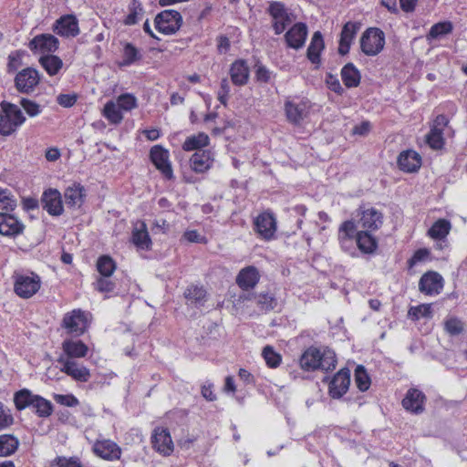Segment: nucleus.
<instances>
[{
	"instance_id": "0e129e2a",
	"label": "nucleus",
	"mask_w": 467,
	"mask_h": 467,
	"mask_svg": "<svg viewBox=\"0 0 467 467\" xmlns=\"http://www.w3.org/2000/svg\"><path fill=\"white\" fill-rule=\"evenodd\" d=\"M229 92H230L229 82H228L227 78H223L221 81L220 89L218 91V99L224 106L227 105Z\"/></svg>"
},
{
	"instance_id": "f03ea898",
	"label": "nucleus",
	"mask_w": 467,
	"mask_h": 467,
	"mask_svg": "<svg viewBox=\"0 0 467 467\" xmlns=\"http://www.w3.org/2000/svg\"><path fill=\"white\" fill-rule=\"evenodd\" d=\"M26 121L19 107L16 104L3 101L0 111V134L9 136Z\"/></svg>"
},
{
	"instance_id": "de8ad7c7",
	"label": "nucleus",
	"mask_w": 467,
	"mask_h": 467,
	"mask_svg": "<svg viewBox=\"0 0 467 467\" xmlns=\"http://www.w3.org/2000/svg\"><path fill=\"white\" fill-rule=\"evenodd\" d=\"M408 317L412 320H419L421 317H431V306L422 304L418 306H411L408 311Z\"/></svg>"
},
{
	"instance_id": "79ce46f5",
	"label": "nucleus",
	"mask_w": 467,
	"mask_h": 467,
	"mask_svg": "<svg viewBox=\"0 0 467 467\" xmlns=\"http://www.w3.org/2000/svg\"><path fill=\"white\" fill-rule=\"evenodd\" d=\"M452 24L450 21L439 22L433 25L427 35L428 40L437 39L452 31Z\"/></svg>"
},
{
	"instance_id": "a18cd8bd",
	"label": "nucleus",
	"mask_w": 467,
	"mask_h": 467,
	"mask_svg": "<svg viewBox=\"0 0 467 467\" xmlns=\"http://www.w3.org/2000/svg\"><path fill=\"white\" fill-rule=\"evenodd\" d=\"M355 382L360 391H366L370 387V378L362 365H358L355 369Z\"/></svg>"
},
{
	"instance_id": "f257e3e1",
	"label": "nucleus",
	"mask_w": 467,
	"mask_h": 467,
	"mask_svg": "<svg viewBox=\"0 0 467 467\" xmlns=\"http://www.w3.org/2000/svg\"><path fill=\"white\" fill-rule=\"evenodd\" d=\"M336 365V353L329 348H325L321 351L317 348L310 347L305 350L300 358V366L306 371L317 369L328 371L334 369Z\"/></svg>"
},
{
	"instance_id": "aec40b11",
	"label": "nucleus",
	"mask_w": 467,
	"mask_h": 467,
	"mask_svg": "<svg viewBox=\"0 0 467 467\" xmlns=\"http://www.w3.org/2000/svg\"><path fill=\"white\" fill-rule=\"evenodd\" d=\"M360 28V24L357 22H347L340 34L338 53L342 56L347 55L349 52L350 46L354 40L358 31Z\"/></svg>"
},
{
	"instance_id": "f8f14e48",
	"label": "nucleus",
	"mask_w": 467,
	"mask_h": 467,
	"mask_svg": "<svg viewBox=\"0 0 467 467\" xmlns=\"http://www.w3.org/2000/svg\"><path fill=\"white\" fill-rule=\"evenodd\" d=\"M63 326L69 334L81 335L87 327V320L84 312L80 309H75L65 315Z\"/></svg>"
},
{
	"instance_id": "6e6552de",
	"label": "nucleus",
	"mask_w": 467,
	"mask_h": 467,
	"mask_svg": "<svg viewBox=\"0 0 467 467\" xmlns=\"http://www.w3.org/2000/svg\"><path fill=\"white\" fill-rule=\"evenodd\" d=\"M151 442L153 448L163 456H169L173 451L174 444L168 429L160 427L154 429Z\"/></svg>"
},
{
	"instance_id": "bb28decb",
	"label": "nucleus",
	"mask_w": 467,
	"mask_h": 467,
	"mask_svg": "<svg viewBox=\"0 0 467 467\" xmlns=\"http://www.w3.org/2000/svg\"><path fill=\"white\" fill-rule=\"evenodd\" d=\"M132 243L141 250H150L151 247V240L150 238L146 223L140 222L132 231Z\"/></svg>"
},
{
	"instance_id": "7ed1b4c3",
	"label": "nucleus",
	"mask_w": 467,
	"mask_h": 467,
	"mask_svg": "<svg viewBox=\"0 0 467 467\" xmlns=\"http://www.w3.org/2000/svg\"><path fill=\"white\" fill-rule=\"evenodd\" d=\"M385 34L377 27L368 28L360 37V48L369 57L378 55L384 47Z\"/></svg>"
},
{
	"instance_id": "c9c22d12",
	"label": "nucleus",
	"mask_w": 467,
	"mask_h": 467,
	"mask_svg": "<svg viewBox=\"0 0 467 467\" xmlns=\"http://www.w3.org/2000/svg\"><path fill=\"white\" fill-rule=\"evenodd\" d=\"M19 445V441L14 435H0V456L6 457L16 452Z\"/></svg>"
},
{
	"instance_id": "c03bdc74",
	"label": "nucleus",
	"mask_w": 467,
	"mask_h": 467,
	"mask_svg": "<svg viewBox=\"0 0 467 467\" xmlns=\"http://www.w3.org/2000/svg\"><path fill=\"white\" fill-rule=\"evenodd\" d=\"M97 269L104 277H109L116 269L115 262L108 255H102L97 262Z\"/></svg>"
},
{
	"instance_id": "e2e57ef3",
	"label": "nucleus",
	"mask_w": 467,
	"mask_h": 467,
	"mask_svg": "<svg viewBox=\"0 0 467 467\" xmlns=\"http://www.w3.org/2000/svg\"><path fill=\"white\" fill-rule=\"evenodd\" d=\"M430 255V251L426 248L417 250L412 257L408 261L409 266L413 267L420 262L424 261Z\"/></svg>"
},
{
	"instance_id": "473e14b6",
	"label": "nucleus",
	"mask_w": 467,
	"mask_h": 467,
	"mask_svg": "<svg viewBox=\"0 0 467 467\" xmlns=\"http://www.w3.org/2000/svg\"><path fill=\"white\" fill-rule=\"evenodd\" d=\"M305 105L296 104L292 101H286L285 104V111L287 119L293 124H299L306 116Z\"/></svg>"
},
{
	"instance_id": "69168bd1",
	"label": "nucleus",
	"mask_w": 467,
	"mask_h": 467,
	"mask_svg": "<svg viewBox=\"0 0 467 467\" xmlns=\"http://www.w3.org/2000/svg\"><path fill=\"white\" fill-rule=\"evenodd\" d=\"M183 238L190 243L206 244L207 240L202 236L197 231L190 230L183 234Z\"/></svg>"
},
{
	"instance_id": "a211bd4d",
	"label": "nucleus",
	"mask_w": 467,
	"mask_h": 467,
	"mask_svg": "<svg viewBox=\"0 0 467 467\" xmlns=\"http://www.w3.org/2000/svg\"><path fill=\"white\" fill-rule=\"evenodd\" d=\"M53 30L57 35L66 37L76 36L79 33L78 20L72 15H67L57 19Z\"/></svg>"
},
{
	"instance_id": "e433bc0d",
	"label": "nucleus",
	"mask_w": 467,
	"mask_h": 467,
	"mask_svg": "<svg viewBox=\"0 0 467 467\" xmlns=\"http://www.w3.org/2000/svg\"><path fill=\"white\" fill-rule=\"evenodd\" d=\"M209 137L203 132H200L197 135L188 137L183 142L182 149L186 151L196 150H199L201 148L205 147L209 144Z\"/></svg>"
},
{
	"instance_id": "37998d69",
	"label": "nucleus",
	"mask_w": 467,
	"mask_h": 467,
	"mask_svg": "<svg viewBox=\"0 0 467 467\" xmlns=\"http://www.w3.org/2000/svg\"><path fill=\"white\" fill-rule=\"evenodd\" d=\"M258 307L263 311H271L277 306V299L269 293H260L255 296Z\"/></svg>"
},
{
	"instance_id": "0eeeda50",
	"label": "nucleus",
	"mask_w": 467,
	"mask_h": 467,
	"mask_svg": "<svg viewBox=\"0 0 467 467\" xmlns=\"http://www.w3.org/2000/svg\"><path fill=\"white\" fill-rule=\"evenodd\" d=\"M58 39L51 34L36 36L28 44V47L34 53L52 55L58 48Z\"/></svg>"
},
{
	"instance_id": "ddd939ff",
	"label": "nucleus",
	"mask_w": 467,
	"mask_h": 467,
	"mask_svg": "<svg viewBox=\"0 0 467 467\" xmlns=\"http://www.w3.org/2000/svg\"><path fill=\"white\" fill-rule=\"evenodd\" d=\"M38 71L32 67H27L20 71L16 78V87L20 92L28 93L39 83Z\"/></svg>"
},
{
	"instance_id": "a878e982",
	"label": "nucleus",
	"mask_w": 467,
	"mask_h": 467,
	"mask_svg": "<svg viewBox=\"0 0 467 467\" xmlns=\"http://www.w3.org/2000/svg\"><path fill=\"white\" fill-rule=\"evenodd\" d=\"M425 396L424 394L416 389H410L405 398L402 400V406L405 410L411 411L413 413H420L423 411V403H424Z\"/></svg>"
},
{
	"instance_id": "1a4fd4ad",
	"label": "nucleus",
	"mask_w": 467,
	"mask_h": 467,
	"mask_svg": "<svg viewBox=\"0 0 467 467\" xmlns=\"http://www.w3.org/2000/svg\"><path fill=\"white\" fill-rule=\"evenodd\" d=\"M43 208L52 216H59L63 213V202L59 191L57 189L46 190L41 198Z\"/></svg>"
},
{
	"instance_id": "7c9ffc66",
	"label": "nucleus",
	"mask_w": 467,
	"mask_h": 467,
	"mask_svg": "<svg viewBox=\"0 0 467 467\" xmlns=\"http://www.w3.org/2000/svg\"><path fill=\"white\" fill-rule=\"evenodd\" d=\"M62 348L68 359L84 358L88 351V346L81 340H65Z\"/></svg>"
},
{
	"instance_id": "cd10ccee",
	"label": "nucleus",
	"mask_w": 467,
	"mask_h": 467,
	"mask_svg": "<svg viewBox=\"0 0 467 467\" xmlns=\"http://www.w3.org/2000/svg\"><path fill=\"white\" fill-rule=\"evenodd\" d=\"M371 232L362 230L357 233V245L364 254H373L378 248V240L371 234Z\"/></svg>"
},
{
	"instance_id": "2eb2a0df",
	"label": "nucleus",
	"mask_w": 467,
	"mask_h": 467,
	"mask_svg": "<svg viewBox=\"0 0 467 467\" xmlns=\"http://www.w3.org/2000/svg\"><path fill=\"white\" fill-rule=\"evenodd\" d=\"M57 362L62 364L61 371L74 379L80 382H87L89 379L90 373L86 367L79 366L72 359L65 358L64 357H59Z\"/></svg>"
},
{
	"instance_id": "dca6fc26",
	"label": "nucleus",
	"mask_w": 467,
	"mask_h": 467,
	"mask_svg": "<svg viewBox=\"0 0 467 467\" xmlns=\"http://www.w3.org/2000/svg\"><path fill=\"white\" fill-rule=\"evenodd\" d=\"M443 287V279L436 272H427L420 279L419 288L426 295H437Z\"/></svg>"
},
{
	"instance_id": "13d9d810",
	"label": "nucleus",
	"mask_w": 467,
	"mask_h": 467,
	"mask_svg": "<svg viewBox=\"0 0 467 467\" xmlns=\"http://www.w3.org/2000/svg\"><path fill=\"white\" fill-rule=\"evenodd\" d=\"M140 58L137 48L131 44H127L124 47V64L130 65Z\"/></svg>"
},
{
	"instance_id": "6e6d98bb",
	"label": "nucleus",
	"mask_w": 467,
	"mask_h": 467,
	"mask_svg": "<svg viewBox=\"0 0 467 467\" xmlns=\"http://www.w3.org/2000/svg\"><path fill=\"white\" fill-rule=\"evenodd\" d=\"M14 422V418L9 409L0 402V431L8 428Z\"/></svg>"
},
{
	"instance_id": "5fc2aeb1",
	"label": "nucleus",
	"mask_w": 467,
	"mask_h": 467,
	"mask_svg": "<svg viewBox=\"0 0 467 467\" xmlns=\"http://www.w3.org/2000/svg\"><path fill=\"white\" fill-rule=\"evenodd\" d=\"M20 105L29 117H36L41 112L40 105L28 99H22Z\"/></svg>"
},
{
	"instance_id": "3c124183",
	"label": "nucleus",
	"mask_w": 467,
	"mask_h": 467,
	"mask_svg": "<svg viewBox=\"0 0 467 467\" xmlns=\"http://www.w3.org/2000/svg\"><path fill=\"white\" fill-rule=\"evenodd\" d=\"M116 103H118L120 109L124 111H130L137 107L136 98L129 93L119 96Z\"/></svg>"
},
{
	"instance_id": "58836bf2",
	"label": "nucleus",
	"mask_w": 467,
	"mask_h": 467,
	"mask_svg": "<svg viewBox=\"0 0 467 467\" xmlns=\"http://www.w3.org/2000/svg\"><path fill=\"white\" fill-rule=\"evenodd\" d=\"M34 395L29 389H23L16 391L14 395V403L17 410H23L28 406H32Z\"/></svg>"
},
{
	"instance_id": "4c0bfd02",
	"label": "nucleus",
	"mask_w": 467,
	"mask_h": 467,
	"mask_svg": "<svg viewBox=\"0 0 467 467\" xmlns=\"http://www.w3.org/2000/svg\"><path fill=\"white\" fill-rule=\"evenodd\" d=\"M185 298L195 306H203L206 301V290L202 286L191 285L184 292Z\"/></svg>"
},
{
	"instance_id": "c85d7f7f",
	"label": "nucleus",
	"mask_w": 467,
	"mask_h": 467,
	"mask_svg": "<svg viewBox=\"0 0 467 467\" xmlns=\"http://www.w3.org/2000/svg\"><path fill=\"white\" fill-rule=\"evenodd\" d=\"M325 48V43L323 39V36L319 31H317L313 34L311 42L307 47L306 57L313 63L319 65L320 64V54L322 50Z\"/></svg>"
},
{
	"instance_id": "603ef678",
	"label": "nucleus",
	"mask_w": 467,
	"mask_h": 467,
	"mask_svg": "<svg viewBox=\"0 0 467 467\" xmlns=\"http://www.w3.org/2000/svg\"><path fill=\"white\" fill-rule=\"evenodd\" d=\"M16 202L8 190L0 189V208L6 211H13Z\"/></svg>"
},
{
	"instance_id": "72a5a7b5",
	"label": "nucleus",
	"mask_w": 467,
	"mask_h": 467,
	"mask_svg": "<svg viewBox=\"0 0 467 467\" xmlns=\"http://www.w3.org/2000/svg\"><path fill=\"white\" fill-rule=\"evenodd\" d=\"M39 63L49 76L57 75L63 67V61L55 55H44Z\"/></svg>"
},
{
	"instance_id": "412c9836",
	"label": "nucleus",
	"mask_w": 467,
	"mask_h": 467,
	"mask_svg": "<svg viewBox=\"0 0 467 467\" xmlns=\"http://www.w3.org/2000/svg\"><path fill=\"white\" fill-rule=\"evenodd\" d=\"M260 275L256 267L250 265L243 268L236 276V284L243 290L253 289L259 282Z\"/></svg>"
},
{
	"instance_id": "5701e85b",
	"label": "nucleus",
	"mask_w": 467,
	"mask_h": 467,
	"mask_svg": "<svg viewBox=\"0 0 467 467\" xmlns=\"http://www.w3.org/2000/svg\"><path fill=\"white\" fill-rule=\"evenodd\" d=\"M24 228V224L15 216L0 213V234L15 236L21 234Z\"/></svg>"
},
{
	"instance_id": "4d7b16f0",
	"label": "nucleus",
	"mask_w": 467,
	"mask_h": 467,
	"mask_svg": "<svg viewBox=\"0 0 467 467\" xmlns=\"http://www.w3.org/2000/svg\"><path fill=\"white\" fill-rule=\"evenodd\" d=\"M54 400L57 403L67 407H76L78 405V400L72 394H55Z\"/></svg>"
},
{
	"instance_id": "ea45409f",
	"label": "nucleus",
	"mask_w": 467,
	"mask_h": 467,
	"mask_svg": "<svg viewBox=\"0 0 467 467\" xmlns=\"http://www.w3.org/2000/svg\"><path fill=\"white\" fill-rule=\"evenodd\" d=\"M451 230V223L445 219H440L429 229L428 234L433 239H443Z\"/></svg>"
},
{
	"instance_id": "39448f33",
	"label": "nucleus",
	"mask_w": 467,
	"mask_h": 467,
	"mask_svg": "<svg viewBox=\"0 0 467 467\" xmlns=\"http://www.w3.org/2000/svg\"><path fill=\"white\" fill-rule=\"evenodd\" d=\"M40 277L32 273L30 275H17L15 281V292L22 298H30L40 288Z\"/></svg>"
},
{
	"instance_id": "4be33fe9",
	"label": "nucleus",
	"mask_w": 467,
	"mask_h": 467,
	"mask_svg": "<svg viewBox=\"0 0 467 467\" xmlns=\"http://www.w3.org/2000/svg\"><path fill=\"white\" fill-rule=\"evenodd\" d=\"M358 223L364 230L377 231L383 223V214L375 208H368L362 212Z\"/></svg>"
},
{
	"instance_id": "423d86ee",
	"label": "nucleus",
	"mask_w": 467,
	"mask_h": 467,
	"mask_svg": "<svg viewBox=\"0 0 467 467\" xmlns=\"http://www.w3.org/2000/svg\"><path fill=\"white\" fill-rule=\"evenodd\" d=\"M169 151L162 148L161 145H155L150 149V157L156 167L162 175L171 180L173 177L172 168L169 161Z\"/></svg>"
},
{
	"instance_id": "49530a36",
	"label": "nucleus",
	"mask_w": 467,
	"mask_h": 467,
	"mask_svg": "<svg viewBox=\"0 0 467 467\" xmlns=\"http://www.w3.org/2000/svg\"><path fill=\"white\" fill-rule=\"evenodd\" d=\"M262 356L267 366L273 368H277L282 360L281 355L275 352L271 346H265L263 348Z\"/></svg>"
},
{
	"instance_id": "a19ab883",
	"label": "nucleus",
	"mask_w": 467,
	"mask_h": 467,
	"mask_svg": "<svg viewBox=\"0 0 467 467\" xmlns=\"http://www.w3.org/2000/svg\"><path fill=\"white\" fill-rule=\"evenodd\" d=\"M32 407L36 409V413L37 416L41 418H47L53 412L52 403L38 395H36L35 399L33 400Z\"/></svg>"
},
{
	"instance_id": "bf43d9fd",
	"label": "nucleus",
	"mask_w": 467,
	"mask_h": 467,
	"mask_svg": "<svg viewBox=\"0 0 467 467\" xmlns=\"http://www.w3.org/2000/svg\"><path fill=\"white\" fill-rule=\"evenodd\" d=\"M326 84L330 90L338 95H341L344 92V88H342L339 79L337 78V76L331 73L327 74Z\"/></svg>"
},
{
	"instance_id": "f3484780",
	"label": "nucleus",
	"mask_w": 467,
	"mask_h": 467,
	"mask_svg": "<svg viewBox=\"0 0 467 467\" xmlns=\"http://www.w3.org/2000/svg\"><path fill=\"white\" fill-rule=\"evenodd\" d=\"M213 163V154L210 150H199L190 159L192 170L197 173L207 171Z\"/></svg>"
},
{
	"instance_id": "6ab92c4d",
	"label": "nucleus",
	"mask_w": 467,
	"mask_h": 467,
	"mask_svg": "<svg viewBox=\"0 0 467 467\" xmlns=\"http://www.w3.org/2000/svg\"><path fill=\"white\" fill-rule=\"evenodd\" d=\"M93 451L98 456L108 461L119 460L121 455V449L110 440L97 441Z\"/></svg>"
},
{
	"instance_id": "680f3d73",
	"label": "nucleus",
	"mask_w": 467,
	"mask_h": 467,
	"mask_svg": "<svg viewBox=\"0 0 467 467\" xmlns=\"http://www.w3.org/2000/svg\"><path fill=\"white\" fill-rule=\"evenodd\" d=\"M268 12L273 19L288 13L285 5L280 2H273L269 5Z\"/></svg>"
},
{
	"instance_id": "4468645a",
	"label": "nucleus",
	"mask_w": 467,
	"mask_h": 467,
	"mask_svg": "<svg viewBox=\"0 0 467 467\" xmlns=\"http://www.w3.org/2000/svg\"><path fill=\"white\" fill-rule=\"evenodd\" d=\"M308 34L307 26L305 23L295 24L285 35V39L288 47L298 50L305 45Z\"/></svg>"
},
{
	"instance_id": "f704fd0d",
	"label": "nucleus",
	"mask_w": 467,
	"mask_h": 467,
	"mask_svg": "<svg viewBox=\"0 0 467 467\" xmlns=\"http://www.w3.org/2000/svg\"><path fill=\"white\" fill-rule=\"evenodd\" d=\"M102 115L111 124H119L123 119L122 110L114 100L108 101L103 108Z\"/></svg>"
},
{
	"instance_id": "20e7f679",
	"label": "nucleus",
	"mask_w": 467,
	"mask_h": 467,
	"mask_svg": "<svg viewBox=\"0 0 467 467\" xmlns=\"http://www.w3.org/2000/svg\"><path fill=\"white\" fill-rule=\"evenodd\" d=\"M155 27L162 34H174L182 26V18L179 12L171 9L164 10L155 17Z\"/></svg>"
},
{
	"instance_id": "c756f323",
	"label": "nucleus",
	"mask_w": 467,
	"mask_h": 467,
	"mask_svg": "<svg viewBox=\"0 0 467 467\" xmlns=\"http://www.w3.org/2000/svg\"><path fill=\"white\" fill-rule=\"evenodd\" d=\"M232 82L236 86H244L249 78V68L244 60L234 62L230 68Z\"/></svg>"
},
{
	"instance_id": "b1692460",
	"label": "nucleus",
	"mask_w": 467,
	"mask_h": 467,
	"mask_svg": "<svg viewBox=\"0 0 467 467\" xmlns=\"http://www.w3.org/2000/svg\"><path fill=\"white\" fill-rule=\"evenodd\" d=\"M397 161L401 171L414 172L421 165V157L416 151L408 150L400 153Z\"/></svg>"
},
{
	"instance_id": "393cba45",
	"label": "nucleus",
	"mask_w": 467,
	"mask_h": 467,
	"mask_svg": "<svg viewBox=\"0 0 467 467\" xmlns=\"http://www.w3.org/2000/svg\"><path fill=\"white\" fill-rule=\"evenodd\" d=\"M85 196V188L79 183H74L65 190V203L67 207L72 209L80 208L84 203Z\"/></svg>"
},
{
	"instance_id": "052dcab7",
	"label": "nucleus",
	"mask_w": 467,
	"mask_h": 467,
	"mask_svg": "<svg viewBox=\"0 0 467 467\" xmlns=\"http://www.w3.org/2000/svg\"><path fill=\"white\" fill-rule=\"evenodd\" d=\"M356 225L353 221H345L339 227L338 235L354 238Z\"/></svg>"
},
{
	"instance_id": "864d4df0",
	"label": "nucleus",
	"mask_w": 467,
	"mask_h": 467,
	"mask_svg": "<svg viewBox=\"0 0 467 467\" xmlns=\"http://www.w3.org/2000/svg\"><path fill=\"white\" fill-rule=\"evenodd\" d=\"M292 16L291 14L286 13L283 15L282 16H278L275 19H273V28L275 30V33L276 35H280L283 33L286 26H289L292 23Z\"/></svg>"
},
{
	"instance_id": "2f4dec72",
	"label": "nucleus",
	"mask_w": 467,
	"mask_h": 467,
	"mask_svg": "<svg viewBox=\"0 0 467 467\" xmlns=\"http://www.w3.org/2000/svg\"><path fill=\"white\" fill-rule=\"evenodd\" d=\"M341 78L344 85L348 88H356L359 85L361 76L359 70L352 63L346 64L341 69Z\"/></svg>"
},
{
	"instance_id": "9b49d317",
	"label": "nucleus",
	"mask_w": 467,
	"mask_h": 467,
	"mask_svg": "<svg viewBox=\"0 0 467 467\" xmlns=\"http://www.w3.org/2000/svg\"><path fill=\"white\" fill-rule=\"evenodd\" d=\"M350 385V371L348 368L340 369L329 383V395L333 399L341 398Z\"/></svg>"
},
{
	"instance_id": "774afa93",
	"label": "nucleus",
	"mask_w": 467,
	"mask_h": 467,
	"mask_svg": "<svg viewBox=\"0 0 467 467\" xmlns=\"http://www.w3.org/2000/svg\"><path fill=\"white\" fill-rule=\"evenodd\" d=\"M77 101L75 95L61 94L57 97V103L65 108L72 107Z\"/></svg>"
},
{
	"instance_id": "9d476101",
	"label": "nucleus",
	"mask_w": 467,
	"mask_h": 467,
	"mask_svg": "<svg viewBox=\"0 0 467 467\" xmlns=\"http://www.w3.org/2000/svg\"><path fill=\"white\" fill-rule=\"evenodd\" d=\"M254 230L265 240L274 237L276 231V221L270 213H263L254 220Z\"/></svg>"
},
{
	"instance_id": "338daca9",
	"label": "nucleus",
	"mask_w": 467,
	"mask_h": 467,
	"mask_svg": "<svg viewBox=\"0 0 467 467\" xmlns=\"http://www.w3.org/2000/svg\"><path fill=\"white\" fill-rule=\"evenodd\" d=\"M115 287V284L108 279V277H100L96 283V288L99 292H111Z\"/></svg>"
},
{
	"instance_id": "8fccbe9b",
	"label": "nucleus",
	"mask_w": 467,
	"mask_h": 467,
	"mask_svg": "<svg viewBox=\"0 0 467 467\" xmlns=\"http://www.w3.org/2000/svg\"><path fill=\"white\" fill-rule=\"evenodd\" d=\"M443 131L436 129H431L430 132L426 135V141L433 150H440L444 144L442 136Z\"/></svg>"
},
{
	"instance_id": "09e8293b",
	"label": "nucleus",
	"mask_w": 467,
	"mask_h": 467,
	"mask_svg": "<svg viewBox=\"0 0 467 467\" xmlns=\"http://www.w3.org/2000/svg\"><path fill=\"white\" fill-rule=\"evenodd\" d=\"M463 323L455 317H450L444 321V330L451 336H458L463 331Z\"/></svg>"
}]
</instances>
